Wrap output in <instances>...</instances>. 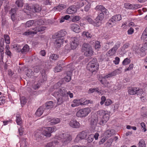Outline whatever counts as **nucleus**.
Returning <instances> with one entry per match:
<instances>
[{
  "instance_id": "nucleus-38",
  "label": "nucleus",
  "mask_w": 147,
  "mask_h": 147,
  "mask_svg": "<svg viewBox=\"0 0 147 147\" xmlns=\"http://www.w3.org/2000/svg\"><path fill=\"white\" fill-rule=\"evenodd\" d=\"M51 124H55L59 123L60 121V119L58 118H54L51 119L50 121Z\"/></svg>"
},
{
  "instance_id": "nucleus-46",
  "label": "nucleus",
  "mask_w": 147,
  "mask_h": 147,
  "mask_svg": "<svg viewBox=\"0 0 147 147\" xmlns=\"http://www.w3.org/2000/svg\"><path fill=\"white\" fill-rule=\"evenodd\" d=\"M4 37L5 43L9 44L10 43V38L9 35L7 34H4Z\"/></svg>"
},
{
  "instance_id": "nucleus-26",
  "label": "nucleus",
  "mask_w": 147,
  "mask_h": 147,
  "mask_svg": "<svg viewBox=\"0 0 147 147\" xmlns=\"http://www.w3.org/2000/svg\"><path fill=\"white\" fill-rule=\"evenodd\" d=\"M98 118L97 116L96 115L94 118H92L91 120L90 124L93 127H95L97 123Z\"/></svg>"
},
{
  "instance_id": "nucleus-51",
  "label": "nucleus",
  "mask_w": 147,
  "mask_h": 147,
  "mask_svg": "<svg viewBox=\"0 0 147 147\" xmlns=\"http://www.w3.org/2000/svg\"><path fill=\"white\" fill-rule=\"evenodd\" d=\"M62 69V67L60 65H58L55 67L54 69V71L55 72H57L61 71Z\"/></svg>"
},
{
  "instance_id": "nucleus-30",
  "label": "nucleus",
  "mask_w": 147,
  "mask_h": 147,
  "mask_svg": "<svg viewBox=\"0 0 147 147\" xmlns=\"http://www.w3.org/2000/svg\"><path fill=\"white\" fill-rule=\"evenodd\" d=\"M140 6L139 5H134V7L133 6L130 4L129 3H126L124 4V6L127 9H132L134 8H136V7H139L138 6Z\"/></svg>"
},
{
  "instance_id": "nucleus-16",
  "label": "nucleus",
  "mask_w": 147,
  "mask_h": 147,
  "mask_svg": "<svg viewBox=\"0 0 147 147\" xmlns=\"http://www.w3.org/2000/svg\"><path fill=\"white\" fill-rule=\"evenodd\" d=\"M85 100L84 98H82L80 99H75L73 101L71 106L72 107H75L79 105H82V102Z\"/></svg>"
},
{
  "instance_id": "nucleus-62",
  "label": "nucleus",
  "mask_w": 147,
  "mask_h": 147,
  "mask_svg": "<svg viewBox=\"0 0 147 147\" xmlns=\"http://www.w3.org/2000/svg\"><path fill=\"white\" fill-rule=\"evenodd\" d=\"M100 42L99 41H97L96 42L95 45V48L96 49H98L100 48Z\"/></svg>"
},
{
  "instance_id": "nucleus-17",
  "label": "nucleus",
  "mask_w": 147,
  "mask_h": 147,
  "mask_svg": "<svg viewBox=\"0 0 147 147\" xmlns=\"http://www.w3.org/2000/svg\"><path fill=\"white\" fill-rule=\"evenodd\" d=\"M51 129L49 127H44L43 129L42 134L47 137H49L51 136Z\"/></svg>"
},
{
  "instance_id": "nucleus-56",
  "label": "nucleus",
  "mask_w": 147,
  "mask_h": 147,
  "mask_svg": "<svg viewBox=\"0 0 147 147\" xmlns=\"http://www.w3.org/2000/svg\"><path fill=\"white\" fill-rule=\"evenodd\" d=\"M34 71V73H38L40 70V68L39 66H36L33 67Z\"/></svg>"
},
{
  "instance_id": "nucleus-44",
  "label": "nucleus",
  "mask_w": 147,
  "mask_h": 147,
  "mask_svg": "<svg viewBox=\"0 0 147 147\" xmlns=\"http://www.w3.org/2000/svg\"><path fill=\"white\" fill-rule=\"evenodd\" d=\"M23 0H17L16 1L15 3L17 7H23Z\"/></svg>"
},
{
  "instance_id": "nucleus-9",
  "label": "nucleus",
  "mask_w": 147,
  "mask_h": 147,
  "mask_svg": "<svg viewBox=\"0 0 147 147\" xmlns=\"http://www.w3.org/2000/svg\"><path fill=\"white\" fill-rule=\"evenodd\" d=\"M91 17V16H86L84 17L83 19L84 20H87L89 24H92L95 26L98 27L100 25V23L99 22H96V19L94 21Z\"/></svg>"
},
{
  "instance_id": "nucleus-28",
  "label": "nucleus",
  "mask_w": 147,
  "mask_h": 147,
  "mask_svg": "<svg viewBox=\"0 0 147 147\" xmlns=\"http://www.w3.org/2000/svg\"><path fill=\"white\" fill-rule=\"evenodd\" d=\"M146 50H144L142 48H141L140 49H138L136 51V52L138 55L142 57L145 56L146 55L145 52Z\"/></svg>"
},
{
  "instance_id": "nucleus-34",
  "label": "nucleus",
  "mask_w": 147,
  "mask_h": 147,
  "mask_svg": "<svg viewBox=\"0 0 147 147\" xmlns=\"http://www.w3.org/2000/svg\"><path fill=\"white\" fill-rule=\"evenodd\" d=\"M53 106V102L52 101H48L45 103V107L47 109H51Z\"/></svg>"
},
{
  "instance_id": "nucleus-13",
  "label": "nucleus",
  "mask_w": 147,
  "mask_h": 147,
  "mask_svg": "<svg viewBox=\"0 0 147 147\" xmlns=\"http://www.w3.org/2000/svg\"><path fill=\"white\" fill-rule=\"evenodd\" d=\"M26 9L30 11L32 10L33 12L35 13L39 12L41 10L42 8L38 4H36L32 5V8L29 6H27Z\"/></svg>"
},
{
  "instance_id": "nucleus-41",
  "label": "nucleus",
  "mask_w": 147,
  "mask_h": 147,
  "mask_svg": "<svg viewBox=\"0 0 147 147\" xmlns=\"http://www.w3.org/2000/svg\"><path fill=\"white\" fill-rule=\"evenodd\" d=\"M16 121L18 125H20L22 123V119L20 115H17L16 116Z\"/></svg>"
},
{
  "instance_id": "nucleus-19",
  "label": "nucleus",
  "mask_w": 147,
  "mask_h": 147,
  "mask_svg": "<svg viewBox=\"0 0 147 147\" xmlns=\"http://www.w3.org/2000/svg\"><path fill=\"white\" fill-rule=\"evenodd\" d=\"M70 27L71 30L76 33H79L81 31V29L79 26L77 24H71Z\"/></svg>"
},
{
  "instance_id": "nucleus-54",
  "label": "nucleus",
  "mask_w": 147,
  "mask_h": 147,
  "mask_svg": "<svg viewBox=\"0 0 147 147\" xmlns=\"http://www.w3.org/2000/svg\"><path fill=\"white\" fill-rule=\"evenodd\" d=\"M94 139V135L92 134L88 136L87 140L88 142H92Z\"/></svg>"
},
{
  "instance_id": "nucleus-50",
  "label": "nucleus",
  "mask_w": 147,
  "mask_h": 147,
  "mask_svg": "<svg viewBox=\"0 0 147 147\" xmlns=\"http://www.w3.org/2000/svg\"><path fill=\"white\" fill-rule=\"evenodd\" d=\"M130 60L129 59L127 58L125 59L122 62V64L123 65H127L130 62Z\"/></svg>"
},
{
  "instance_id": "nucleus-18",
  "label": "nucleus",
  "mask_w": 147,
  "mask_h": 147,
  "mask_svg": "<svg viewBox=\"0 0 147 147\" xmlns=\"http://www.w3.org/2000/svg\"><path fill=\"white\" fill-rule=\"evenodd\" d=\"M4 49V40L3 38H2L1 39L0 44V57L1 59H3V57Z\"/></svg>"
},
{
  "instance_id": "nucleus-48",
  "label": "nucleus",
  "mask_w": 147,
  "mask_h": 147,
  "mask_svg": "<svg viewBox=\"0 0 147 147\" xmlns=\"http://www.w3.org/2000/svg\"><path fill=\"white\" fill-rule=\"evenodd\" d=\"M33 24H34V20H30L27 21L26 23V26L29 27Z\"/></svg>"
},
{
  "instance_id": "nucleus-1",
  "label": "nucleus",
  "mask_w": 147,
  "mask_h": 147,
  "mask_svg": "<svg viewBox=\"0 0 147 147\" xmlns=\"http://www.w3.org/2000/svg\"><path fill=\"white\" fill-rule=\"evenodd\" d=\"M56 139L52 142L53 147H60L61 144H66L71 140V137L69 134L64 133L56 136Z\"/></svg>"
},
{
  "instance_id": "nucleus-29",
  "label": "nucleus",
  "mask_w": 147,
  "mask_h": 147,
  "mask_svg": "<svg viewBox=\"0 0 147 147\" xmlns=\"http://www.w3.org/2000/svg\"><path fill=\"white\" fill-rule=\"evenodd\" d=\"M30 49L29 46L27 44L25 45L21 49V53L22 54H26Z\"/></svg>"
},
{
  "instance_id": "nucleus-33",
  "label": "nucleus",
  "mask_w": 147,
  "mask_h": 147,
  "mask_svg": "<svg viewBox=\"0 0 147 147\" xmlns=\"http://www.w3.org/2000/svg\"><path fill=\"white\" fill-rule=\"evenodd\" d=\"M94 92H97L99 94H101V92L99 90V89L98 88L89 89L88 90V94H91Z\"/></svg>"
},
{
  "instance_id": "nucleus-32",
  "label": "nucleus",
  "mask_w": 147,
  "mask_h": 147,
  "mask_svg": "<svg viewBox=\"0 0 147 147\" xmlns=\"http://www.w3.org/2000/svg\"><path fill=\"white\" fill-rule=\"evenodd\" d=\"M45 24L44 19H39L34 21V25L36 26H41Z\"/></svg>"
},
{
  "instance_id": "nucleus-47",
  "label": "nucleus",
  "mask_w": 147,
  "mask_h": 147,
  "mask_svg": "<svg viewBox=\"0 0 147 147\" xmlns=\"http://www.w3.org/2000/svg\"><path fill=\"white\" fill-rule=\"evenodd\" d=\"M139 147H146L145 141L144 140H140L139 142Z\"/></svg>"
},
{
  "instance_id": "nucleus-24",
  "label": "nucleus",
  "mask_w": 147,
  "mask_h": 147,
  "mask_svg": "<svg viewBox=\"0 0 147 147\" xmlns=\"http://www.w3.org/2000/svg\"><path fill=\"white\" fill-rule=\"evenodd\" d=\"M47 109L43 107H40L36 111L35 114L36 115L38 116H40Z\"/></svg>"
},
{
  "instance_id": "nucleus-59",
  "label": "nucleus",
  "mask_w": 147,
  "mask_h": 147,
  "mask_svg": "<svg viewBox=\"0 0 147 147\" xmlns=\"http://www.w3.org/2000/svg\"><path fill=\"white\" fill-rule=\"evenodd\" d=\"M106 98L104 96H102L101 98V101L100 102V104L101 105H102L104 104L105 102L106 101Z\"/></svg>"
},
{
  "instance_id": "nucleus-23",
  "label": "nucleus",
  "mask_w": 147,
  "mask_h": 147,
  "mask_svg": "<svg viewBox=\"0 0 147 147\" xmlns=\"http://www.w3.org/2000/svg\"><path fill=\"white\" fill-rule=\"evenodd\" d=\"M66 5L63 4H60L59 5L54 7L53 10L56 11H60L66 8Z\"/></svg>"
},
{
  "instance_id": "nucleus-14",
  "label": "nucleus",
  "mask_w": 147,
  "mask_h": 147,
  "mask_svg": "<svg viewBox=\"0 0 147 147\" xmlns=\"http://www.w3.org/2000/svg\"><path fill=\"white\" fill-rule=\"evenodd\" d=\"M71 47L72 49H76L78 44V40L76 37L71 38Z\"/></svg>"
},
{
  "instance_id": "nucleus-6",
  "label": "nucleus",
  "mask_w": 147,
  "mask_h": 147,
  "mask_svg": "<svg viewBox=\"0 0 147 147\" xmlns=\"http://www.w3.org/2000/svg\"><path fill=\"white\" fill-rule=\"evenodd\" d=\"M53 95L55 97H58V96L67 97V92L65 88L62 87L57 90V91L54 93Z\"/></svg>"
},
{
  "instance_id": "nucleus-64",
  "label": "nucleus",
  "mask_w": 147,
  "mask_h": 147,
  "mask_svg": "<svg viewBox=\"0 0 147 147\" xmlns=\"http://www.w3.org/2000/svg\"><path fill=\"white\" fill-rule=\"evenodd\" d=\"M90 8V5L88 3L87 5H86L84 7V10L86 12L88 11Z\"/></svg>"
},
{
  "instance_id": "nucleus-40",
  "label": "nucleus",
  "mask_w": 147,
  "mask_h": 147,
  "mask_svg": "<svg viewBox=\"0 0 147 147\" xmlns=\"http://www.w3.org/2000/svg\"><path fill=\"white\" fill-rule=\"evenodd\" d=\"M112 17L116 22L121 20L122 19L121 16L119 14L116 15Z\"/></svg>"
},
{
  "instance_id": "nucleus-55",
  "label": "nucleus",
  "mask_w": 147,
  "mask_h": 147,
  "mask_svg": "<svg viewBox=\"0 0 147 147\" xmlns=\"http://www.w3.org/2000/svg\"><path fill=\"white\" fill-rule=\"evenodd\" d=\"M105 113V112L102 110H99L97 112V113L100 116V117H102Z\"/></svg>"
},
{
  "instance_id": "nucleus-25",
  "label": "nucleus",
  "mask_w": 147,
  "mask_h": 147,
  "mask_svg": "<svg viewBox=\"0 0 147 147\" xmlns=\"http://www.w3.org/2000/svg\"><path fill=\"white\" fill-rule=\"evenodd\" d=\"M77 11L76 6L72 5L69 7L66 11L67 13L69 14H71L75 13Z\"/></svg>"
},
{
  "instance_id": "nucleus-52",
  "label": "nucleus",
  "mask_w": 147,
  "mask_h": 147,
  "mask_svg": "<svg viewBox=\"0 0 147 147\" xmlns=\"http://www.w3.org/2000/svg\"><path fill=\"white\" fill-rule=\"evenodd\" d=\"M83 35H85L86 37L87 38H91L92 35L90 33L88 32H84L82 34Z\"/></svg>"
},
{
  "instance_id": "nucleus-3",
  "label": "nucleus",
  "mask_w": 147,
  "mask_h": 147,
  "mask_svg": "<svg viewBox=\"0 0 147 147\" xmlns=\"http://www.w3.org/2000/svg\"><path fill=\"white\" fill-rule=\"evenodd\" d=\"M118 71V70H115L113 71L105 76L103 77V78L100 80V82L103 85L105 86L108 88H110L111 86L110 83L107 82L105 79L108 78L115 76L117 74Z\"/></svg>"
},
{
  "instance_id": "nucleus-37",
  "label": "nucleus",
  "mask_w": 147,
  "mask_h": 147,
  "mask_svg": "<svg viewBox=\"0 0 147 147\" xmlns=\"http://www.w3.org/2000/svg\"><path fill=\"white\" fill-rule=\"evenodd\" d=\"M129 46V44L128 43H126L124 44L122 47L120 48L121 51L124 52L125 50L127 49Z\"/></svg>"
},
{
  "instance_id": "nucleus-61",
  "label": "nucleus",
  "mask_w": 147,
  "mask_h": 147,
  "mask_svg": "<svg viewBox=\"0 0 147 147\" xmlns=\"http://www.w3.org/2000/svg\"><path fill=\"white\" fill-rule=\"evenodd\" d=\"M34 74V72L31 69H28L27 70V75L28 76H32Z\"/></svg>"
},
{
  "instance_id": "nucleus-8",
  "label": "nucleus",
  "mask_w": 147,
  "mask_h": 147,
  "mask_svg": "<svg viewBox=\"0 0 147 147\" xmlns=\"http://www.w3.org/2000/svg\"><path fill=\"white\" fill-rule=\"evenodd\" d=\"M46 29V27L45 26H40L36 27L34 28H32L34 31H27L24 32L23 33L24 35H29L32 34H36L37 32H40L43 31Z\"/></svg>"
},
{
  "instance_id": "nucleus-43",
  "label": "nucleus",
  "mask_w": 147,
  "mask_h": 147,
  "mask_svg": "<svg viewBox=\"0 0 147 147\" xmlns=\"http://www.w3.org/2000/svg\"><path fill=\"white\" fill-rule=\"evenodd\" d=\"M116 51L113 48L110 49L107 52V55L109 56H112L116 53Z\"/></svg>"
},
{
  "instance_id": "nucleus-27",
  "label": "nucleus",
  "mask_w": 147,
  "mask_h": 147,
  "mask_svg": "<svg viewBox=\"0 0 147 147\" xmlns=\"http://www.w3.org/2000/svg\"><path fill=\"white\" fill-rule=\"evenodd\" d=\"M104 13H100L96 17V22H99L100 23V25L101 24V21H102L104 17Z\"/></svg>"
},
{
  "instance_id": "nucleus-12",
  "label": "nucleus",
  "mask_w": 147,
  "mask_h": 147,
  "mask_svg": "<svg viewBox=\"0 0 147 147\" xmlns=\"http://www.w3.org/2000/svg\"><path fill=\"white\" fill-rule=\"evenodd\" d=\"M109 117V115L106 113L102 117H100L99 124L100 125H103L108 120Z\"/></svg>"
},
{
  "instance_id": "nucleus-4",
  "label": "nucleus",
  "mask_w": 147,
  "mask_h": 147,
  "mask_svg": "<svg viewBox=\"0 0 147 147\" xmlns=\"http://www.w3.org/2000/svg\"><path fill=\"white\" fill-rule=\"evenodd\" d=\"M98 65L96 59L94 58L92 60L89 62L87 66L88 70L93 73L98 69Z\"/></svg>"
},
{
  "instance_id": "nucleus-2",
  "label": "nucleus",
  "mask_w": 147,
  "mask_h": 147,
  "mask_svg": "<svg viewBox=\"0 0 147 147\" xmlns=\"http://www.w3.org/2000/svg\"><path fill=\"white\" fill-rule=\"evenodd\" d=\"M67 34L66 31L64 30H62L55 33L53 36V39H56L54 45L55 47L58 49L60 48L61 45L64 41L63 37Z\"/></svg>"
},
{
  "instance_id": "nucleus-7",
  "label": "nucleus",
  "mask_w": 147,
  "mask_h": 147,
  "mask_svg": "<svg viewBox=\"0 0 147 147\" xmlns=\"http://www.w3.org/2000/svg\"><path fill=\"white\" fill-rule=\"evenodd\" d=\"M91 111L89 108H85L79 110L76 113L77 117H83L86 116Z\"/></svg>"
},
{
  "instance_id": "nucleus-63",
  "label": "nucleus",
  "mask_w": 147,
  "mask_h": 147,
  "mask_svg": "<svg viewBox=\"0 0 147 147\" xmlns=\"http://www.w3.org/2000/svg\"><path fill=\"white\" fill-rule=\"evenodd\" d=\"M142 36L144 38H146L147 36V27L144 31Z\"/></svg>"
},
{
  "instance_id": "nucleus-5",
  "label": "nucleus",
  "mask_w": 147,
  "mask_h": 147,
  "mask_svg": "<svg viewBox=\"0 0 147 147\" xmlns=\"http://www.w3.org/2000/svg\"><path fill=\"white\" fill-rule=\"evenodd\" d=\"M82 51L84 53V55L86 56H91L93 53L92 49L90 45L85 43L83 44Z\"/></svg>"
},
{
  "instance_id": "nucleus-11",
  "label": "nucleus",
  "mask_w": 147,
  "mask_h": 147,
  "mask_svg": "<svg viewBox=\"0 0 147 147\" xmlns=\"http://www.w3.org/2000/svg\"><path fill=\"white\" fill-rule=\"evenodd\" d=\"M88 135L87 132L85 131H82L77 135L75 140V142H78L80 140L86 138Z\"/></svg>"
},
{
  "instance_id": "nucleus-39",
  "label": "nucleus",
  "mask_w": 147,
  "mask_h": 147,
  "mask_svg": "<svg viewBox=\"0 0 147 147\" xmlns=\"http://www.w3.org/2000/svg\"><path fill=\"white\" fill-rule=\"evenodd\" d=\"M57 97V98H57V99L58 105H60L65 100L64 99V97L58 96V97Z\"/></svg>"
},
{
  "instance_id": "nucleus-36",
  "label": "nucleus",
  "mask_w": 147,
  "mask_h": 147,
  "mask_svg": "<svg viewBox=\"0 0 147 147\" xmlns=\"http://www.w3.org/2000/svg\"><path fill=\"white\" fill-rule=\"evenodd\" d=\"M113 141V139L112 138L109 139L105 143V147H110Z\"/></svg>"
},
{
  "instance_id": "nucleus-60",
  "label": "nucleus",
  "mask_w": 147,
  "mask_h": 147,
  "mask_svg": "<svg viewBox=\"0 0 147 147\" xmlns=\"http://www.w3.org/2000/svg\"><path fill=\"white\" fill-rule=\"evenodd\" d=\"M141 126L142 128H143L142 129V130H143L145 132L146 131V125L145 123L144 122H142L140 123Z\"/></svg>"
},
{
  "instance_id": "nucleus-42",
  "label": "nucleus",
  "mask_w": 147,
  "mask_h": 147,
  "mask_svg": "<svg viewBox=\"0 0 147 147\" xmlns=\"http://www.w3.org/2000/svg\"><path fill=\"white\" fill-rule=\"evenodd\" d=\"M59 57L58 55L55 54H52L50 56V60L55 61L57 60Z\"/></svg>"
},
{
  "instance_id": "nucleus-35",
  "label": "nucleus",
  "mask_w": 147,
  "mask_h": 147,
  "mask_svg": "<svg viewBox=\"0 0 147 147\" xmlns=\"http://www.w3.org/2000/svg\"><path fill=\"white\" fill-rule=\"evenodd\" d=\"M72 72L70 71H68L67 73V75L65 77L64 79L65 81L67 82H69L71 79V75Z\"/></svg>"
},
{
  "instance_id": "nucleus-45",
  "label": "nucleus",
  "mask_w": 147,
  "mask_h": 147,
  "mask_svg": "<svg viewBox=\"0 0 147 147\" xmlns=\"http://www.w3.org/2000/svg\"><path fill=\"white\" fill-rule=\"evenodd\" d=\"M20 101L21 105L22 106L26 104L27 101V100L25 97L22 96L20 98Z\"/></svg>"
},
{
  "instance_id": "nucleus-57",
  "label": "nucleus",
  "mask_w": 147,
  "mask_h": 147,
  "mask_svg": "<svg viewBox=\"0 0 147 147\" xmlns=\"http://www.w3.org/2000/svg\"><path fill=\"white\" fill-rule=\"evenodd\" d=\"M112 103V101L110 99H107L105 102V105L106 106H109Z\"/></svg>"
},
{
  "instance_id": "nucleus-22",
  "label": "nucleus",
  "mask_w": 147,
  "mask_h": 147,
  "mask_svg": "<svg viewBox=\"0 0 147 147\" xmlns=\"http://www.w3.org/2000/svg\"><path fill=\"white\" fill-rule=\"evenodd\" d=\"M115 131L114 129H110L106 130L104 133V136L107 138H109L114 135Z\"/></svg>"
},
{
  "instance_id": "nucleus-31",
  "label": "nucleus",
  "mask_w": 147,
  "mask_h": 147,
  "mask_svg": "<svg viewBox=\"0 0 147 147\" xmlns=\"http://www.w3.org/2000/svg\"><path fill=\"white\" fill-rule=\"evenodd\" d=\"M116 22L114 20L113 17L109 20L107 23L108 26L110 27H113V26L115 25L116 24Z\"/></svg>"
},
{
  "instance_id": "nucleus-20",
  "label": "nucleus",
  "mask_w": 147,
  "mask_h": 147,
  "mask_svg": "<svg viewBox=\"0 0 147 147\" xmlns=\"http://www.w3.org/2000/svg\"><path fill=\"white\" fill-rule=\"evenodd\" d=\"M70 126L72 128H78L80 127V123L76 120H71L69 123Z\"/></svg>"
},
{
  "instance_id": "nucleus-53",
  "label": "nucleus",
  "mask_w": 147,
  "mask_h": 147,
  "mask_svg": "<svg viewBox=\"0 0 147 147\" xmlns=\"http://www.w3.org/2000/svg\"><path fill=\"white\" fill-rule=\"evenodd\" d=\"M120 44L121 43L120 42H118L115 43L113 48L117 51V49L120 47Z\"/></svg>"
},
{
  "instance_id": "nucleus-49",
  "label": "nucleus",
  "mask_w": 147,
  "mask_h": 147,
  "mask_svg": "<svg viewBox=\"0 0 147 147\" xmlns=\"http://www.w3.org/2000/svg\"><path fill=\"white\" fill-rule=\"evenodd\" d=\"M42 76L40 78V82H44V81H45L47 79V76L46 75V74L45 73H42L41 74Z\"/></svg>"
},
{
  "instance_id": "nucleus-21",
  "label": "nucleus",
  "mask_w": 147,
  "mask_h": 147,
  "mask_svg": "<svg viewBox=\"0 0 147 147\" xmlns=\"http://www.w3.org/2000/svg\"><path fill=\"white\" fill-rule=\"evenodd\" d=\"M88 3L87 0H77L76 3V7L80 8L83 6L84 4H86Z\"/></svg>"
},
{
  "instance_id": "nucleus-58",
  "label": "nucleus",
  "mask_w": 147,
  "mask_h": 147,
  "mask_svg": "<svg viewBox=\"0 0 147 147\" xmlns=\"http://www.w3.org/2000/svg\"><path fill=\"white\" fill-rule=\"evenodd\" d=\"M119 57H117L115 58V60L113 61V62L115 65H117L119 64Z\"/></svg>"
},
{
  "instance_id": "nucleus-10",
  "label": "nucleus",
  "mask_w": 147,
  "mask_h": 147,
  "mask_svg": "<svg viewBox=\"0 0 147 147\" xmlns=\"http://www.w3.org/2000/svg\"><path fill=\"white\" fill-rule=\"evenodd\" d=\"M128 92L129 94L130 95L135 94H143V92L141 89L138 88L134 87L129 88L128 90Z\"/></svg>"
},
{
  "instance_id": "nucleus-15",
  "label": "nucleus",
  "mask_w": 147,
  "mask_h": 147,
  "mask_svg": "<svg viewBox=\"0 0 147 147\" xmlns=\"http://www.w3.org/2000/svg\"><path fill=\"white\" fill-rule=\"evenodd\" d=\"M97 11H99V13H104L105 14L108 15L109 12L107 9L102 5H98L95 8Z\"/></svg>"
}]
</instances>
